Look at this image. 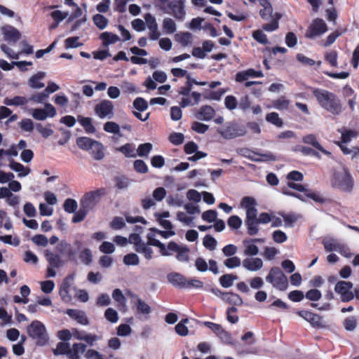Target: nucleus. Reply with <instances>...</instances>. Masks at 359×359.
<instances>
[{
	"instance_id": "338daca9",
	"label": "nucleus",
	"mask_w": 359,
	"mask_h": 359,
	"mask_svg": "<svg viewBox=\"0 0 359 359\" xmlns=\"http://www.w3.org/2000/svg\"><path fill=\"white\" fill-rule=\"evenodd\" d=\"M227 224L230 228L238 229L242 224V220L238 216L232 215L228 219Z\"/></svg>"
},
{
	"instance_id": "774afa93",
	"label": "nucleus",
	"mask_w": 359,
	"mask_h": 359,
	"mask_svg": "<svg viewBox=\"0 0 359 359\" xmlns=\"http://www.w3.org/2000/svg\"><path fill=\"white\" fill-rule=\"evenodd\" d=\"M133 106L140 111H144L148 108L147 102L142 97H137L135 99Z\"/></svg>"
},
{
	"instance_id": "69168bd1",
	"label": "nucleus",
	"mask_w": 359,
	"mask_h": 359,
	"mask_svg": "<svg viewBox=\"0 0 359 359\" xmlns=\"http://www.w3.org/2000/svg\"><path fill=\"white\" fill-rule=\"evenodd\" d=\"M133 166L135 170L139 173L144 174L148 172V167L145 162L142 160L138 159L135 161Z\"/></svg>"
},
{
	"instance_id": "3c124183",
	"label": "nucleus",
	"mask_w": 359,
	"mask_h": 359,
	"mask_svg": "<svg viewBox=\"0 0 359 359\" xmlns=\"http://www.w3.org/2000/svg\"><path fill=\"white\" fill-rule=\"evenodd\" d=\"M56 248L60 253L63 254L65 252H67L69 257H71L74 255L72 249L71 248V245L65 241H62Z\"/></svg>"
},
{
	"instance_id": "13d9d810",
	"label": "nucleus",
	"mask_w": 359,
	"mask_h": 359,
	"mask_svg": "<svg viewBox=\"0 0 359 359\" xmlns=\"http://www.w3.org/2000/svg\"><path fill=\"white\" fill-rule=\"evenodd\" d=\"M105 318L111 323H115L118 320V313L112 308H108L104 312Z\"/></svg>"
},
{
	"instance_id": "c85d7f7f",
	"label": "nucleus",
	"mask_w": 359,
	"mask_h": 359,
	"mask_svg": "<svg viewBox=\"0 0 359 359\" xmlns=\"http://www.w3.org/2000/svg\"><path fill=\"white\" fill-rule=\"evenodd\" d=\"M45 257L49 264L53 268H58L61 264V259L58 255L54 254L50 250L45 251Z\"/></svg>"
},
{
	"instance_id": "5fc2aeb1",
	"label": "nucleus",
	"mask_w": 359,
	"mask_h": 359,
	"mask_svg": "<svg viewBox=\"0 0 359 359\" xmlns=\"http://www.w3.org/2000/svg\"><path fill=\"white\" fill-rule=\"evenodd\" d=\"M139 262H140L139 257L135 253L127 254L123 257V263L128 266H130V265L136 266L139 264Z\"/></svg>"
},
{
	"instance_id": "c756f323",
	"label": "nucleus",
	"mask_w": 359,
	"mask_h": 359,
	"mask_svg": "<svg viewBox=\"0 0 359 359\" xmlns=\"http://www.w3.org/2000/svg\"><path fill=\"white\" fill-rule=\"evenodd\" d=\"M95 140L88 137H80L76 139L77 146L82 150L88 151L92 147Z\"/></svg>"
},
{
	"instance_id": "a18cd8bd",
	"label": "nucleus",
	"mask_w": 359,
	"mask_h": 359,
	"mask_svg": "<svg viewBox=\"0 0 359 359\" xmlns=\"http://www.w3.org/2000/svg\"><path fill=\"white\" fill-rule=\"evenodd\" d=\"M252 38L256 41H257L258 43H259L261 44L266 45V44H268L269 43V40L267 39L266 35L261 29L255 30L252 32Z\"/></svg>"
},
{
	"instance_id": "20e7f679",
	"label": "nucleus",
	"mask_w": 359,
	"mask_h": 359,
	"mask_svg": "<svg viewBox=\"0 0 359 359\" xmlns=\"http://www.w3.org/2000/svg\"><path fill=\"white\" fill-rule=\"evenodd\" d=\"M107 194V189L104 187L87 192L81 200V206L90 210L97 204L102 196Z\"/></svg>"
},
{
	"instance_id": "9d476101",
	"label": "nucleus",
	"mask_w": 359,
	"mask_h": 359,
	"mask_svg": "<svg viewBox=\"0 0 359 359\" xmlns=\"http://www.w3.org/2000/svg\"><path fill=\"white\" fill-rule=\"evenodd\" d=\"M241 207L246 210L245 220H255L257 218V203L251 196H244L241 201Z\"/></svg>"
},
{
	"instance_id": "423d86ee",
	"label": "nucleus",
	"mask_w": 359,
	"mask_h": 359,
	"mask_svg": "<svg viewBox=\"0 0 359 359\" xmlns=\"http://www.w3.org/2000/svg\"><path fill=\"white\" fill-rule=\"evenodd\" d=\"M86 345L82 343H75L70 348L69 359H80V355L86 352L87 359H103L102 355L94 349L86 351Z\"/></svg>"
},
{
	"instance_id": "8fccbe9b",
	"label": "nucleus",
	"mask_w": 359,
	"mask_h": 359,
	"mask_svg": "<svg viewBox=\"0 0 359 359\" xmlns=\"http://www.w3.org/2000/svg\"><path fill=\"white\" fill-rule=\"evenodd\" d=\"M83 45L82 43L79 42V36L68 37L65 41V48H75Z\"/></svg>"
},
{
	"instance_id": "6e6d98bb",
	"label": "nucleus",
	"mask_w": 359,
	"mask_h": 359,
	"mask_svg": "<svg viewBox=\"0 0 359 359\" xmlns=\"http://www.w3.org/2000/svg\"><path fill=\"white\" fill-rule=\"evenodd\" d=\"M88 211L89 210L88 209L83 208L81 206V208L79 211H75L72 222L73 223H78L83 221L87 215Z\"/></svg>"
},
{
	"instance_id": "f257e3e1",
	"label": "nucleus",
	"mask_w": 359,
	"mask_h": 359,
	"mask_svg": "<svg viewBox=\"0 0 359 359\" xmlns=\"http://www.w3.org/2000/svg\"><path fill=\"white\" fill-rule=\"evenodd\" d=\"M312 93L318 104L333 115H339L343 111L340 99L334 93L325 89L313 88Z\"/></svg>"
},
{
	"instance_id": "09e8293b",
	"label": "nucleus",
	"mask_w": 359,
	"mask_h": 359,
	"mask_svg": "<svg viewBox=\"0 0 359 359\" xmlns=\"http://www.w3.org/2000/svg\"><path fill=\"white\" fill-rule=\"evenodd\" d=\"M163 28L168 34H172L176 31V24L171 18H165L163 21Z\"/></svg>"
},
{
	"instance_id": "6e6552de",
	"label": "nucleus",
	"mask_w": 359,
	"mask_h": 359,
	"mask_svg": "<svg viewBox=\"0 0 359 359\" xmlns=\"http://www.w3.org/2000/svg\"><path fill=\"white\" fill-rule=\"evenodd\" d=\"M327 31V26L321 18H316L309 25L305 33V37L307 39H314L320 36Z\"/></svg>"
},
{
	"instance_id": "bb28decb",
	"label": "nucleus",
	"mask_w": 359,
	"mask_h": 359,
	"mask_svg": "<svg viewBox=\"0 0 359 359\" xmlns=\"http://www.w3.org/2000/svg\"><path fill=\"white\" fill-rule=\"evenodd\" d=\"M77 120L87 133H94L95 132L96 130L92 123L91 118L83 117L81 115H79Z\"/></svg>"
},
{
	"instance_id": "864d4df0",
	"label": "nucleus",
	"mask_w": 359,
	"mask_h": 359,
	"mask_svg": "<svg viewBox=\"0 0 359 359\" xmlns=\"http://www.w3.org/2000/svg\"><path fill=\"white\" fill-rule=\"evenodd\" d=\"M358 135V133L353 130H345L341 133V143H348L352 138L356 137Z\"/></svg>"
},
{
	"instance_id": "9b49d317",
	"label": "nucleus",
	"mask_w": 359,
	"mask_h": 359,
	"mask_svg": "<svg viewBox=\"0 0 359 359\" xmlns=\"http://www.w3.org/2000/svg\"><path fill=\"white\" fill-rule=\"evenodd\" d=\"M74 275L70 274L65 277L60 286L59 290V294L63 302L68 304L72 302V297L70 294V289L74 283Z\"/></svg>"
},
{
	"instance_id": "7c9ffc66",
	"label": "nucleus",
	"mask_w": 359,
	"mask_h": 359,
	"mask_svg": "<svg viewBox=\"0 0 359 359\" xmlns=\"http://www.w3.org/2000/svg\"><path fill=\"white\" fill-rule=\"evenodd\" d=\"M238 277L232 273L222 275L219 278V284L224 288L230 287L233 285V281L237 280Z\"/></svg>"
},
{
	"instance_id": "052dcab7",
	"label": "nucleus",
	"mask_w": 359,
	"mask_h": 359,
	"mask_svg": "<svg viewBox=\"0 0 359 359\" xmlns=\"http://www.w3.org/2000/svg\"><path fill=\"white\" fill-rule=\"evenodd\" d=\"M113 299L117 302L119 305L125 306L126 303V298L123 295L120 289H115L112 292Z\"/></svg>"
},
{
	"instance_id": "603ef678",
	"label": "nucleus",
	"mask_w": 359,
	"mask_h": 359,
	"mask_svg": "<svg viewBox=\"0 0 359 359\" xmlns=\"http://www.w3.org/2000/svg\"><path fill=\"white\" fill-rule=\"evenodd\" d=\"M36 129L41 135L47 138L53 134V130L51 128V125L48 123L46 127H43L41 123L36 124Z\"/></svg>"
},
{
	"instance_id": "58836bf2",
	"label": "nucleus",
	"mask_w": 359,
	"mask_h": 359,
	"mask_svg": "<svg viewBox=\"0 0 359 359\" xmlns=\"http://www.w3.org/2000/svg\"><path fill=\"white\" fill-rule=\"evenodd\" d=\"M135 297H137V301L135 303L137 312L138 313L149 314L151 312V307L143 300L138 298L137 296Z\"/></svg>"
},
{
	"instance_id": "4d7b16f0",
	"label": "nucleus",
	"mask_w": 359,
	"mask_h": 359,
	"mask_svg": "<svg viewBox=\"0 0 359 359\" xmlns=\"http://www.w3.org/2000/svg\"><path fill=\"white\" fill-rule=\"evenodd\" d=\"M337 52L336 50H331L326 53L325 60L333 67L337 66Z\"/></svg>"
},
{
	"instance_id": "0e129e2a",
	"label": "nucleus",
	"mask_w": 359,
	"mask_h": 359,
	"mask_svg": "<svg viewBox=\"0 0 359 359\" xmlns=\"http://www.w3.org/2000/svg\"><path fill=\"white\" fill-rule=\"evenodd\" d=\"M79 259L81 261L86 265H88L92 262V253L91 251L88 249L85 248L83 250L80 255H79Z\"/></svg>"
},
{
	"instance_id": "c03bdc74",
	"label": "nucleus",
	"mask_w": 359,
	"mask_h": 359,
	"mask_svg": "<svg viewBox=\"0 0 359 359\" xmlns=\"http://www.w3.org/2000/svg\"><path fill=\"white\" fill-rule=\"evenodd\" d=\"M93 20L100 29H104L108 24V20L101 14H95L93 15Z\"/></svg>"
},
{
	"instance_id": "b1692460",
	"label": "nucleus",
	"mask_w": 359,
	"mask_h": 359,
	"mask_svg": "<svg viewBox=\"0 0 359 359\" xmlns=\"http://www.w3.org/2000/svg\"><path fill=\"white\" fill-rule=\"evenodd\" d=\"M46 76L45 72H39L34 74L28 81V85L34 89L42 88L45 86V84L40 81L43 79Z\"/></svg>"
},
{
	"instance_id": "bf43d9fd",
	"label": "nucleus",
	"mask_w": 359,
	"mask_h": 359,
	"mask_svg": "<svg viewBox=\"0 0 359 359\" xmlns=\"http://www.w3.org/2000/svg\"><path fill=\"white\" fill-rule=\"evenodd\" d=\"M203 287V283L198 279L191 278L190 280L186 279V283L184 289L196 288L199 289Z\"/></svg>"
},
{
	"instance_id": "ea45409f",
	"label": "nucleus",
	"mask_w": 359,
	"mask_h": 359,
	"mask_svg": "<svg viewBox=\"0 0 359 359\" xmlns=\"http://www.w3.org/2000/svg\"><path fill=\"white\" fill-rule=\"evenodd\" d=\"M104 130L107 133H114L121 136L119 125L113 121H108L104 124Z\"/></svg>"
},
{
	"instance_id": "1a4fd4ad",
	"label": "nucleus",
	"mask_w": 359,
	"mask_h": 359,
	"mask_svg": "<svg viewBox=\"0 0 359 359\" xmlns=\"http://www.w3.org/2000/svg\"><path fill=\"white\" fill-rule=\"evenodd\" d=\"M218 133L225 139H233L237 137L243 136L246 133L244 126H239L237 123H229Z\"/></svg>"
},
{
	"instance_id": "c9c22d12",
	"label": "nucleus",
	"mask_w": 359,
	"mask_h": 359,
	"mask_svg": "<svg viewBox=\"0 0 359 359\" xmlns=\"http://www.w3.org/2000/svg\"><path fill=\"white\" fill-rule=\"evenodd\" d=\"M117 151L121 152L127 158H135L136 153L133 144L126 143L124 145L116 149Z\"/></svg>"
},
{
	"instance_id": "49530a36",
	"label": "nucleus",
	"mask_w": 359,
	"mask_h": 359,
	"mask_svg": "<svg viewBox=\"0 0 359 359\" xmlns=\"http://www.w3.org/2000/svg\"><path fill=\"white\" fill-rule=\"evenodd\" d=\"M78 207L77 202L72 198H67L65 201L63 208L68 213L75 212Z\"/></svg>"
},
{
	"instance_id": "412c9836",
	"label": "nucleus",
	"mask_w": 359,
	"mask_h": 359,
	"mask_svg": "<svg viewBox=\"0 0 359 359\" xmlns=\"http://www.w3.org/2000/svg\"><path fill=\"white\" fill-rule=\"evenodd\" d=\"M243 266L250 271H256L263 266V262L260 258H246L243 262Z\"/></svg>"
},
{
	"instance_id": "4c0bfd02",
	"label": "nucleus",
	"mask_w": 359,
	"mask_h": 359,
	"mask_svg": "<svg viewBox=\"0 0 359 359\" xmlns=\"http://www.w3.org/2000/svg\"><path fill=\"white\" fill-rule=\"evenodd\" d=\"M189 248L187 246H181L177 252L176 259L181 262H188L189 261Z\"/></svg>"
},
{
	"instance_id": "473e14b6",
	"label": "nucleus",
	"mask_w": 359,
	"mask_h": 359,
	"mask_svg": "<svg viewBox=\"0 0 359 359\" xmlns=\"http://www.w3.org/2000/svg\"><path fill=\"white\" fill-rule=\"evenodd\" d=\"M100 38L102 40L103 44L104 46L115 43L120 39L116 34L108 32H102L100 34Z\"/></svg>"
},
{
	"instance_id": "f03ea898",
	"label": "nucleus",
	"mask_w": 359,
	"mask_h": 359,
	"mask_svg": "<svg viewBox=\"0 0 359 359\" xmlns=\"http://www.w3.org/2000/svg\"><path fill=\"white\" fill-rule=\"evenodd\" d=\"M331 182L332 187L347 192L351 191L354 185L353 179L346 168L334 171Z\"/></svg>"
},
{
	"instance_id": "a19ab883",
	"label": "nucleus",
	"mask_w": 359,
	"mask_h": 359,
	"mask_svg": "<svg viewBox=\"0 0 359 359\" xmlns=\"http://www.w3.org/2000/svg\"><path fill=\"white\" fill-rule=\"evenodd\" d=\"M323 244L326 252H337L340 245L339 243L332 238L324 240Z\"/></svg>"
},
{
	"instance_id": "f3484780",
	"label": "nucleus",
	"mask_w": 359,
	"mask_h": 359,
	"mask_svg": "<svg viewBox=\"0 0 359 359\" xmlns=\"http://www.w3.org/2000/svg\"><path fill=\"white\" fill-rule=\"evenodd\" d=\"M1 32L4 39L7 41L15 43L21 37L20 31L11 25H7L2 27Z\"/></svg>"
},
{
	"instance_id": "a211bd4d",
	"label": "nucleus",
	"mask_w": 359,
	"mask_h": 359,
	"mask_svg": "<svg viewBox=\"0 0 359 359\" xmlns=\"http://www.w3.org/2000/svg\"><path fill=\"white\" fill-rule=\"evenodd\" d=\"M215 114V111L212 107L203 105L194 113V116L198 120L208 121L214 117Z\"/></svg>"
},
{
	"instance_id": "680f3d73",
	"label": "nucleus",
	"mask_w": 359,
	"mask_h": 359,
	"mask_svg": "<svg viewBox=\"0 0 359 359\" xmlns=\"http://www.w3.org/2000/svg\"><path fill=\"white\" fill-rule=\"evenodd\" d=\"M203 244L207 249L213 250L216 248L217 241L212 236L206 235L203 238Z\"/></svg>"
},
{
	"instance_id": "ddd939ff",
	"label": "nucleus",
	"mask_w": 359,
	"mask_h": 359,
	"mask_svg": "<svg viewBox=\"0 0 359 359\" xmlns=\"http://www.w3.org/2000/svg\"><path fill=\"white\" fill-rule=\"evenodd\" d=\"M113 110L114 105L112 102L108 100L101 101L95 107V112L100 118H104L107 116L111 118L114 115Z\"/></svg>"
},
{
	"instance_id": "aec40b11",
	"label": "nucleus",
	"mask_w": 359,
	"mask_h": 359,
	"mask_svg": "<svg viewBox=\"0 0 359 359\" xmlns=\"http://www.w3.org/2000/svg\"><path fill=\"white\" fill-rule=\"evenodd\" d=\"M302 141L304 143L310 144L313 146L316 149L321 151L325 155L327 156L328 157H332V153L329 151L325 149L321 144L318 142L317 140V138L315 135L309 134L307 135H305L302 138Z\"/></svg>"
},
{
	"instance_id": "393cba45",
	"label": "nucleus",
	"mask_w": 359,
	"mask_h": 359,
	"mask_svg": "<svg viewBox=\"0 0 359 359\" xmlns=\"http://www.w3.org/2000/svg\"><path fill=\"white\" fill-rule=\"evenodd\" d=\"M9 161H10V164H9L10 168L12 170H13L14 171L18 172V177H25L30 173L31 170L29 168L25 167L21 163H20L18 162H15L13 158L10 159Z\"/></svg>"
},
{
	"instance_id": "de8ad7c7",
	"label": "nucleus",
	"mask_w": 359,
	"mask_h": 359,
	"mask_svg": "<svg viewBox=\"0 0 359 359\" xmlns=\"http://www.w3.org/2000/svg\"><path fill=\"white\" fill-rule=\"evenodd\" d=\"M138 253L144 255L145 259L149 260L152 259L153 250L146 243H143L140 248L135 250Z\"/></svg>"
},
{
	"instance_id": "2eb2a0df",
	"label": "nucleus",
	"mask_w": 359,
	"mask_h": 359,
	"mask_svg": "<svg viewBox=\"0 0 359 359\" xmlns=\"http://www.w3.org/2000/svg\"><path fill=\"white\" fill-rule=\"evenodd\" d=\"M203 325L211 330L222 341H228L230 339L231 336L229 333L226 331L221 325L210 321L203 322Z\"/></svg>"
},
{
	"instance_id": "7ed1b4c3",
	"label": "nucleus",
	"mask_w": 359,
	"mask_h": 359,
	"mask_svg": "<svg viewBox=\"0 0 359 359\" xmlns=\"http://www.w3.org/2000/svg\"><path fill=\"white\" fill-rule=\"evenodd\" d=\"M266 280L280 291H285L288 287L287 278L278 266H273L270 269Z\"/></svg>"
},
{
	"instance_id": "e433bc0d",
	"label": "nucleus",
	"mask_w": 359,
	"mask_h": 359,
	"mask_svg": "<svg viewBox=\"0 0 359 359\" xmlns=\"http://www.w3.org/2000/svg\"><path fill=\"white\" fill-rule=\"evenodd\" d=\"M290 105V100L281 96L272 102V107L278 110L287 109Z\"/></svg>"
},
{
	"instance_id": "4468645a",
	"label": "nucleus",
	"mask_w": 359,
	"mask_h": 359,
	"mask_svg": "<svg viewBox=\"0 0 359 359\" xmlns=\"http://www.w3.org/2000/svg\"><path fill=\"white\" fill-rule=\"evenodd\" d=\"M168 8L171 11L164 9V12L172 14L176 19L183 20L185 16L184 5L183 0H177L170 2Z\"/></svg>"
},
{
	"instance_id": "79ce46f5",
	"label": "nucleus",
	"mask_w": 359,
	"mask_h": 359,
	"mask_svg": "<svg viewBox=\"0 0 359 359\" xmlns=\"http://www.w3.org/2000/svg\"><path fill=\"white\" fill-rule=\"evenodd\" d=\"M152 144L149 142L140 144L137 149L136 155L137 154L139 156H147L149 152L152 149Z\"/></svg>"
},
{
	"instance_id": "4be33fe9",
	"label": "nucleus",
	"mask_w": 359,
	"mask_h": 359,
	"mask_svg": "<svg viewBox=\"0 0 359 359\" xmlns=\"http://www.w3.org/2000/svg\"><path fill=\"white\" fill-rule=\"evenodd\" d=\"M223 301L231 305V306H239L243 305V300L242 297L233 292H226L224 297L223 298Z\"/></svg>"
},
{
	"instance_id": "cd10ccee",
	"label": "nucleus",
	"mask_w": 359,
	"mask_h": 359,
	"mask_svg": "<svg viewBox=\"0 0 359 359\" xmlns=\"http://www.w3.org/2000/svg\"><path fill=\"white\" fill-rule=\"evenodd\" d=\"M273 20L270 23L264 24L262 27V29L266 32H273L279 27V20L282 18V14L276 13L273 16Z\"/></svg>"
},
{
	"instance_id": "39448f33",
	"label": "nucleus",
	"mask_w": 359,
	"mask_h": 359,
	"mask_svg": "<svg viewBox=\"0 0 359 359\" xmlns=\"http://www.w3.org/2000/svg\"><path fill=\"white\" fill-rule=\"evenodd\" d=\"M27 333L30 337L36 340L38 345L43 346L48 341L44 325L39 320H34L27 327Z\"/></svg>"
},
{
	"instance_id": "37998d69",
	"label": "nucleus",
	"mask_w": 359,
	"mask_h": 359,
	"mask_svg": "<svg viewBox=\"0 0 359 359\" xmlns=\"http://www.w3.org/2000/svg\"><path fill=\"white\" fill-rule=\"evenodd\" d=\"M258 222L255 220H245V225L247 226V232L250 236H255L259 231Z\"/></svg>"
},
{
	"instance_id": "0eeeda50",
	"label": "nucleus",
	"mask_w": 359,
	"mask_h": 359,
	"mask_svg": "<svg viewBox=\"0 0 359 359\" xmlns=\"http://www.w3.org/2000/svg\"><path fill=\"white\" fill-rule=\"evenodd\" d=\"M353 284L350 281L339 280L334 287L336 293L340 295L343 302H348L354 299V294L351 291Z\"/></svg>"
},
{
	"instance_id": "dca6fc26",
	"label": "nucleus",
	"mask_w": 359,
	"mask_h": 359,
	"mask_svg": "<svg viewBox=\"0 0 359 359\" xmlns=\"http://www.w3.org/2000/svg\"><path fill=\"white\" fill-rule=\"evenodd\" d=\"M72 319L76 320L77 323L82 325H89V320L86 312L79 309H68L65 312Z\"/></svg>"
},
{
	"instance_id": "f704fd0d",
	"label": "nucleus",
	"mask_w": 359,
	"mask_h": 359,
	"mask_svg": "<svg viewBox=\"0 0 359 359\" xmlns=\"http://www.w3.org/2000/svg\"><path fill=\"white\" fill-rule=\"evenodd\" d=\"M70 348L68 343L61 341L57 344L56 348L53 350V353L55 355H67L69 358Z\"/></svg>"
},
{
	"instance_id": "2f4dec72",
	"label": "nucleus",
	"mask_w": 359,
	"mask_h": 359,
	"mask_svg": "<svg viewBox=\"0 0 359 359\" xmlns=\"http://www.w3.org/2000/svg\"><path fill=\"white\" fill-rule=\"evenodd\" d=\"M4 103L7 106H23L27 103V100L25 97L15 96L13 98L6 97Z\"/></svg>"
},
{
	"instance_id": "72a5a7b5",
	"label": "nucleus",
	"mask_w": 359,
	"mask_h": 359,
	"mask_svg": "<svg viewBox=\"0 0 359 359\" xmlns=\"http://www.w3.org/2000/svg\"><path fill=\"white\" fill-rule=\"evenodd\" d=\"M266 121L276 126L277 128H281L283 126V120L279 117V115L276 112H270L266 115Z\"/></svg>"
},
{
	"instance_id": "5701e85b",
	"label": "nucleus",
	"mask_w": 359,
	"mask_h": 359,
	"mask_svg": "<svg viewBox=\"0 0 359 359\" xmlns=\"http://www.w3.org/2000/svg\"><path fill=\"white\" fill-rule=\"evenodd\" d=\"M191 96L193 100H191L189 97H182L180 102V107L185 108L188 106H194L199 103L201 97V94L200 93L194 91L191 93Z\"/></svg>"
},
{
	"instance_id": "6ab92c4d",
	"label": "nucleus",
	"mask_w": 359,
	"mask_h": 359,
	"mask_svg": "<svg viewBox=\"0 0 359 359\" xmlns=\"http://www.w3.org/2000/svg\"><path fill=\"white\" fill-rule=\"evenodd\" d=\"M168 281L174 287L184 289L187 278L177 272H171L167 275Z\"/></svg>"
},
{
	"instance_id": "f8f14e48",
	"label": "nucleus",
	"mask_w": 359,
	"mask_h": 359,
	"mask_svg": "<svg viewBox=\"0 0 359 359\" xmlns=\"http://www.w3.org/2000/svg\"><path fill=\"white\" fill-rule=\"evenodd\" d=\"M296 313L309 322L313 327H323V318L321 316L306 310L297 311Z\"/></svg>"
},
{
	"instance_id": "a878e982",
	"label": "nucleus",
	"mask_w": 359,
	"mask_h": 359,
	"mask_svg": "<svg viewBox=\"0 0 359 359\" xmlns=\"http://www.w3.org/2000/svg\"><path fill=\"white\" fill-rule=\"evenodd\" d=\"M90 149L92 150L91 155L95 160L100 161L104 158V149L103 144L100 142L95 140L93 144V147H92Z\"/></svg>"
},
{
	"instance_id": "e2e57ef3",
	"label": "nucleus",
	"mask_w": 359,
	"mask_h": 359,
	"mask_svg": "<svg viewBox=\"0 0 359 359\" xmlns=\"http://www.w3.org/2000/svg\"><path fill=\"white\" fill-rule=\"evenodd\" d=\"M169 141L174 145H180L183 143L184 136L181 133H172L169 135Z\"/></svg>"
}]
</instances>
